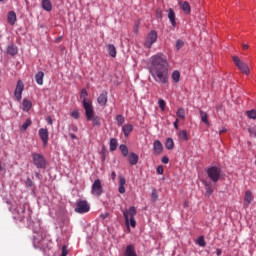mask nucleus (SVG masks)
<instances>
[{"label":"nucleus","instance_id":"f257e3e1","mask_svg":"<svg viewBox=\"0 0 256 256\" xmlns=\"http://www.w3.org/2000/svg\"><path fill=\"white\" fill-rule=\"evenodd\" d=\"M150 75L156 83L169 84V62L162 55H154L150 58Z\"/></svg>","mask_w":256,"mask_h":256},{"label":"nucleus","instance_id":"f03ea898","mask_svg":"<svg viewBox=\"0 0 256 256\" xmlns=\"http://www.w3.org/2000/svg\"><path fill=\"white\" fill-rule=\"evenodd\" d=\"M123 215H124L126 225H129V221H130L131 227H136L137 222L135 221V215H137V208H135L134 206H131L129 209H125L123 211Z\"/></svg>","mask_w":256,"mask_h":256},{"label":"nucleus","instance_id":"7ed1b4c3","mask_svg":"<svg viewBox=\"0 0 256 256\" xmlns=\"http://www.w3.org/2000/svg\"><path fill=\"white\" fill-rule=\"evenodd\" d=\"M85 111L87 121H92L94 127H99L101 125V118L95 115V109L92 107L87 108Z\"/></svg>","mask_w":256,"mask_h":256},{"label":"nucleus","instance_id":"20e7f679","mask_svg":"<svg viewBox=\"0 0 256 256\" xmlns=\"http://www.w3.org/2000/svg\"><path fill=\"white\" fill-rule=\"evenodd\" d=\"M206 173L212 183H219V180L221 179L220 167L212 166L206 170Z\"/></svg>","mask_w":256,"mask_h":256},{"label":"nucleus","instance_id":"39448f33","mask_svg":"<svg viewBox=\"0 0 256 256\" xmlns=\"http://www.w3.org/2000/svg\"><path fill=\"white\" fill-rule=\"evenodd\" d=\"M33 164L37 169H45L47 167V160H45V157L39 153H33L32 154Z\"/></svg>","mask_w":256,"mask_h":256},{"label":"nucleus","instance_id":"423d86ee","mask_svg":"<svg viewBox=\"0 0 256 256\" xmlns=\"http://www.w3.org/2000/svg\"><path fill=\"white\" fill-rule=\"evenodd\" d=\"M91 210V206L89 205V202L87 200H78L76 203V207L74 209L75 213H89Z\"/></svg>","mask_w":256,"mask_h":256},{"label":"nucleus","instance_id":"0eeeda50","mask_svg":"<svg viewBox=\"0 0 256 256\" xmlns=\"http://www.w3.org/2000/svg\"><path fill=\"white\" fill-rule=\"evenodd\" d=\"M233 63L236 65V67L241 71V73H244V75H249L251 73V70H249V66L247 63L241 61L239 57L233 56Z\"/></svg>","mask_w":256,"mask_h":256},{"label":"nucleus","instance_id":"6e6552de","mask_svg":"<svg viewBox=\"0 0 256 256\" xmlns=\"http://www.w3.org/2000/svg\"><path fill=\"white\" fill-rule=\"evenodd\" d=\"M91 194L94 195V197H101V195H103V184H101L99 179H96L92 184Z\"/></svg>","mask_w":256,"mask_h":256},{"label":"nucleus","instance_id":"1a4fd4ad","mask_svg":"<svg viewBox=\"0 0 256 256\" xmlns=\"http://www.w3.org/2000/svg\"><path fill=\"white\" fill-rule=\"evenodd\" d=\"M157 42V32L155 30L150 31V33L147 35L144 46L146 49H151L153 47V44Z\"/></svg>","mask_w":256,"mask_h":256},{"label":"nucleus","instance_id":"9d476101","mask_svg":"<svg viewBox=\"0 0 256 256\" xmlns=\"http://www.w3.org/2000/svg\"><path fill=\"white\" fill-rule=\"evenodd\" d=\"M89 93H87V89H82L80 93V99H82L84 110L90 109L93 107V101L88 99Z\"/></svg>","mask_w":256,"mask_h":256},{"label":"nucleus","instance_id":"9b49d317","mask_svg":"<svg viewBox=\"0 0 256 256\" xmlns=\"http://www.w3.org/2000/svg\"><path fill=\"white\" fill-rule=\"evenodd\" d=\"M24 89H25V84H23V81L18 80L16 89L14 91V96L17 101H21Z\"/></svg>","mask_w":256,"mask_h":256},{"label":"nucleus","instance_id":"f8f14e48","mask_svg":"<svg viewBox=\"0 0 256 256\" xmlns=\"http://www.w3.org/2000/svg\"><path fill=\"white\" fill-rule=\"evenodd\" d=\"M46 244H47V240L45 238H43V236L34 237L33 245L36 249H42L43 251H45Z\"/></svg>","mask_w":256,"mask_h":256},{"label":"nucleus","instance_id":"ddd939ff","mask_svg":"<svg viewBox=\"0 0 256 256\" xmlns=\"http://www.w3.org/2000/svg\"><path fill=\"white\" fill-rule=\"evenodd\" d=\"M38 135L44 147H47V144L49 143V130H47L46 128H40L38 131Z\"/></svg>","mask_w":256,"mask_h":256},{"label":"nucleus","instance_id":"4468645a","mask_svg":"<svg viewBox=\"0 0 256 256\" xmlns=\"http://www.w3.org/2000/svg\"><path fill=\"white\" fill-rule=\"evenodd\" d=\"M153 150L155 155H161L163 153V144L159 140H155L153 143Z\"/></svg>","mask_w":256,"mask_h":256},{"label":"nucleus","instance_id":"2eb2a0df","mask_svg":"<svg viewBox=\"0 0 256 256\" xmlns=\"http://www.w3.org/2000/svg\"><path fill=\"white\" fill-rule=\"evenodd\" d=\"M107 101H108L107 92L104 91L98 96L97 103L100 105V107H105V105H107Z\"/></svg>","mask_w":256,"mask_h":256},{"label":"nucleus","instance_id":"dca6fc26","mask_svg":"<svg viewBox=\"0 0 256 256\" xmlns=\"http://www.w3.org/2000/svg\"><path fill=\"white\" fill-rule=\"evenodd\" d=\"M7 21L9 25H15V23H17V14L15 13V11L8 12Z\"/></svg>","mask_w":256,"mask_h":256},{"label":"nucleus","instance_id":"f3484780","mask_svg":"<svg viewBox=\"0 0 256 256\" xmlns=\"http://www.w3.org/2000/svg\"><path fill=\"white\" fill-rule=\"evenodd\" d=\"M128 161H129L130 165H137V163H139V156L137 154H135L134 152H131L128 155Z\"/></svg>","mask_w":256,"mask_h":256},{"label":"nucleus","instance_id":"a211bd4d","mask_svg":"<svg viewBox=\"0 0 256 256\" xmlns=\"http://www.w3.org/2000/svg\"><path fill=\"white\" fill-rule=\"evenodd\" d=\"M168 19L172 25V27H175L177 25V22L175 21V11H173L172 8L168 10Z\"/></svg>","mask_w":256,"mask_h":256},{"label":"nucleus","instance_id":"6ab92c4d","mask_svg":"<svg viewBox=\"0 0 256 256\" xmlns=\"http://www.w3.org/2000/svg\"><path fill=\"white\" fill-rule=\"evenodd\" d=\"M253 199V194L251 191H246L245 196H244V205L246 207H249L251 205V200Z\"/></svg>","mask_w":256,"mask_h":256},{"label":"nucleus","instance_id":"aec40b11","mask_svg":"<svg viewBox=\"0 0 256 256\" xmlns=\"http://www.w3.org/2000/svg\"><path fill=\"white\" fill-rule=\"evenodd\" d=\"M42 9H44V11H52L53 9V5L51 4L50 0H42Z\"/></svg>","mask_w":256,"mask_h":256},{"label":"nucleus","instance_id":"412c9836","mask_svg":"<svg viewBox=\"0 0 256 256\" xmlns=\"http://www.w3.org/2000/svg\"><path fill=\"white\" fill-rule=\"evenodd\" d=\"M45 77V73H43V71H39L36 75H35V81L37 83V85H43V79Z\"/></svg>","mask_w":256,"mask_h":256},{"label":"nucleus","instance_id":"4be33fe9","mask_svg":"<svg viewBox=\"0 0 256 256\" xmlns=\"http://www.w3.org/2000/svg\"><path fill=\"white\" fill-rule=\"evenodd\" d=\"M108 55H110V57H117V48H115V45L113 44H109L108 45Z\"/></svg>","mask_w":256,"mask_h":256},{"label":"nucleus","instance_id":"5701e85b","mask_svg":"<svg viewBox=\"0 0 256 256\" xmlns=\"http://www.w3.org/2000/svg\"><path fill=\"white\" fill-rule=\"evenodd\" d=\"M122 131H123L125 137H129V134L131 133V131H133V125H131V124H125V125L122 127Z\"/></svg>","mask_w":256,"mask_h":256},{"label":"nucleus","instance_id":"b1692460","mask_svg":"<svg viewBox=\"0 0 256 256\" xmlns=\"http://www.w3.org/2000/svg\"><path fill=\"white\" fill-rule=\"evenodd\" d=\"M125 254H126V256H137V253L135 252V246L128 245L126 247Z\"/></svg>","mask_w":256,"mask_h":256},{"label":"nucleus","instance_id":"393cba45","mask_svg":"<svg viewBox=\"0 0 256 256\" xmlns=\"http://www.w3.org/2000/svg\"><path fill=\"white\" fill-rule=\"evenodd\" d=\"M181 9L186 15H189V13H191V5H189V2L187 1H184L182 3Z\"/></svg>","mask_w":256,"mask_h":256},{"label":"nucleus","instance_id":"a878e982","mask_svg":"<svg viewBox=\"0 0 256 256\" xmlns=\"http://www.w3.org/2000/svg\"><path fill=\"white\" fill-rule=\"evenodd\" d=\"M7 53H8V55H11L12 57H14V55H17V53H18L17 46H15V45L8 46Z\"/></svg>","mask_w":256,"mask_h":256},{"label":"nucleus","instance_id":"bb28decb","mask_svg":"<svg viewBox=\"0 0 256 256\" xmlns=\"http://www.w3.org/2000/svg\"><path fill=\"white\" fill-rule=\"evenodd\" d=\"M23 111H29L31 107H33V103L31 101L24 99L22 102Z\"/></svg>","mask_w":256,"mask_h":256},{"label":"nucleus","instance_id":"cd10ccee","mask_svg":"<svg viewBox=\"0 0 256 256\" xmlns=\"http://www.w3.org/2000/svg\"><path fill=\"white\" fill-rule=\"evenodd\" d=\"M166 149L169 151L173 150L175 148V142L173 141V138H168L165 143Z\"/></svg>","mask_w":256,"mask_h":256},{"label":"nucleus","instance_id":"c85d7f7f","mask_svg":"<svg viewBox=\"0 0 256 256\" xmlns=\"http://www.w3.org/2000/svg\"><path fill=\"white\" fill-rule=\"evenodd\" d=\"M200 118L202 123L209 125V116L206 114V112H203V110H200Z\"/></svg>","mask_w":256,"mask_h":256},{"label":"nucleus","instance_id":"c756f323","mask_svg":"<svg viewBox=\"0 0 256 256\" xmlns=\"http://www.w3.org/2000/svg\"><path fill=\"white\" fill-rule=\"evenodd\" d=\"M172 79L174 81V83H179L180 79H181V73L176 70L172 73Z\"/></svg>","mask_w":256,"mask_h":256},{"label":"nucleus","instance_id":"7c9ffc66","mask_svg":"<svg viewBox=\"0 0 256 256\" xmlns=\"http://www.w3.org/2000/svg\"><path fill=\"white\" fill-rule=\"evenodd\" d=\"M119 149H120V151H121L123 157H127V155H129V148H127L126 145L121 144V145L119 146Z\"/></svg>","mask_w":256,"mask_h":256},{"label":"nucleus","instance_id":"2f4dec72","mask_svg":"<svg viewBox=\"0 0 256 256\" xmlns=\"http://www.w3.org/2000/svg\"><path fill=\"white\" fill-rule=\"evenodd\" d=\"M117 139L111 138L110 139V151H117Z\"/></svg>","mask_w":256,"mask_h":256},{"label":"nucleus","instance_id":"473e14b6","mask_svg":"<svg viewBox=\"0 0 256 256\" xmlns=\"http://www.w3.org/2000/svg\"><path fill=\"white\" fill-rule=\"evenodd\" d=\"M116 123H117L118 127H121V125H123V123H125V117H123V115H121V114L117 115Z\"/></svg>","mask_w":256,"mask_h":256},{"label":"nucleus","instance_id":"72a5a7b5","mask_svg":"<svg viewBox=\"0 0 256 256\" xmlns=\"http://www.w3.org/2000/svg\"><path fill=\"white\" fill-rule=\"evenodd\" d=\"M32 121L31 118H28L25 123L21 126V131H27V129L30 127Z\"/></svg>","mask_w":256,"mask_h":256},{"label":"nucleus","instance_id":"f704fd0d","mask_svg":"<svg viewBox=\"0 0 256 256\" xmlns=\"http://www.w3.org/2000/svg\"><path fill=\"white\" fill-rule=\"evenodd\" d=\"M204 185L206 187V197H211V195H213V189L207 182H205Z\"/></svg>","mask_w":256,"mask_h":256},{"label":"nucleus","instance_id":"c9c22d12","mask_svg":"<svg viewBox=\"0 0 256 256\" xmlns=\"http://www.w3.org/2000/svg\"><path fill=\"white\" fill-rule=\"evenodd\" d=\"M179 137L182 139V141H189V136L187 135V130H182L179 133Z\"/></svg>","mask_w":256,"mask_h":256},{"label":"nucleus","instance_id":"e433bc0d","mask_svg":"<svg viewBox=\"0 0 256 256\" xmlns=\"http://www.w3.org/2000/svg\"><path fill=\"white\" fill-rule=\"evenodd\" d=\"M176 115L179 117V119H185V109L179 108L176 112Z\"/></svg>","mask_w":256,"mask_h":256},{"label":"nucleus","instance_id":"4c0bfd02","mask_svg":"<svg viewBox=\"0 0 256 256\" xmlns=\"http://www.w3.org/2000/svg\"><path fill=\"white\" fill-rule=\"evenodd\" d=\"M185 45V41L183 40H177L176 41V49L177 51L183 49V46Z\"/></svg>","mask_w":256,"mask_h":256},{"label":"nucleus","instance_id":"58836bf2","mask_svg":"<svg viewBox=\"0 0 256 256\" xmlns=\"http://www.w3.org/2000/svg\"><path fill=\"white\" fill-rule=\"evenodd\" d=\"M247 117L249 119H255L256 118V110H249L246 112Z\"/></svg>","mask_w":256,"mask_h":256},{"label":"nucleus","instance_id":"ea45409f","mask_svg":"<svg viewBox=\"0 0 256 256\" xmlns=\"http://www.w3.org/2000/svg\"><path fill=\"white\" fill-rule=\"evenodd\" d=\"M248 133L250 134V137H254L256 139V126L250 127L248 129Z\"/></svg>","mask_w":256,"mask_h":256},{"label":"nucleus","instance_id":"a19ab883","mask_svg":"<svg viewBox=\"0 0 256 256\" xmlns=\"http://www.w3.org/2000/svg\"><path fill=\"white\" fill-rule=\"evenodd\" d=\"M197 244L200 246V247H205L206 245V242H205V238L203 236H200L197 240Z\"/></svg>","mask_w":256,"mask_h":256},{"label":"nucleus","instance_id":"79ce46f5","mask_svg":"<svg viewBox=\"0 0 256 256\" xmlns=\"http://www.w3.org/2000/svg\"><path fill=\"white\" fill-rule=\"evenodd\" d=\"M158 105H159V108L161 109V111H165V105H167L166 102H165V100L160 99V100L158 101Z\"/></svg>","mask_w":256,"mask_h":256},{"label":"nucleus","instance_id":"37998d69","mask_svg":"<svg viewBox=\"0 0 256 256\" xmlns=\"http://www.w3.org/2000/svg\"><path fill=\"white\" fill-rule=\"evenodd\" d=\"M70 115L73 117V119H79V117H81L79 110H73Z\"/></svg>","mask_w":256,"mask_h":256},{"label":"nucleus","instance_id":"c03bdc74","mask_svg":"<svg viewBox=\"0 0 256 256\" xmlns=\"http://www.w3.org/2000/svg\"><path fill=\"white\" fill-rule=\"evenodd\" d=\"M151 199L153 202L157 201L159 199V195L157 194V190L152 191Z\"/></svg>","mask_w":256,"mask_h":256},{"label":"nucleus","instance_id":"a18cd8bd","mask_svg":"<svg viewBox=\"0 0 256 256\" xmlns=\"http://www.w3.org/2000/svg\"><path fill=\"white\" fill-rule=\"evenodd\" d=\"M125 183H127V180H125V177L120 176L119 177V186H125Z\"/></svg>","mask_w":256,"mask_h":256},{"label":"nucleus","instance_id":"49530a36","mask_svg":"<svg viewBox=\"0 0 256 256\" xmlns=\"http://www.w3.org/2000/svg\"><path fill=\"white\" fill-rule=\"evenodd\" d=\"M156 17L157 19H163V12L161 11V9L156 10Z\"/></svg>","mask_w":256,"mask_h":256},{"label":"nucleus","instance_id":"de8ad7c7","mask_svg":"<svg viewBox=\"0 0 256 256\" xmlns=\"http://www.w3.org/2000/svg\"><path fill=\"white\" fill-rule=\"evenodd\" d=\"M68 253H69V250H67V246L66 245L62 246V254H61V256H67Z\"/></svg>","mask_w":256,"mask_h":256},{"label":"nucleus","instance_id":"09e8293b","mask_svg":"<svg viewBox=\"0 0 256 256\" xmlns=\"http://www.w3.org/2000/svg\"><path fill=\"white\" fill-rule=\"evenodd\" d=\"M156 171H157L158 175H163V173H164L163 166H158Z\"/></svg>","mask_w":256,"mask_h":256},{"label":"nucleus","instance_id":"8fccbe9b","mask_svg":"<svg viewBox=\"0 0 256 256\" xmlns=\"http://www.w3.org/2000/svg\"><path fill=\"white\" fill-rule=\"evenodd\" d=\"M161 162L164 163V165H167V163H169V157L167 156L162 157Z\"/></svg>","mask_w":256,"mask_h":256},{"label":"nucleus","instance_id":"3c124183","mask_svg":"<svg viewBox=\"0 0 256 256\" xmlns=\"http://www.w3.org/2000/svg\"><path fill=\"white\" fill-rule=\"evenodd\" d=\"M26 185H28V187H33V181H31V179H27L26 180Z\"/></svg>","mask_w":256,"mask_h":256},{"label":"nucleus","instance_id":"603ef678","mask_svg":"<svg viewBox=\"0 0 256 256\" xmlns=\"http://www.w3.org/2000/svg\"><path fill=\"white\" fill-rule=\"evenodd\" d=\"M118 191L121 194L125 193V186H119Z\"/></svg>","mask_w":256,"mask_h":256},{"label":"nucleus","instance_id":"864d4df0","mask_svg":"<svg viewBox=\"0 0 256 256\" xmlns=\"http://www.w3.org/2000/svg\"><path fill=\"white\" fill-rule=\"evenodd\" d=\"M174 127L176 129H179V119H176L175 122H174Z\"/></svg>","mask_w":256,"mask_h":256},{"label":"nucleus","instance_id":"5fc2aeb1","mask_svg":"<svg viewBox=\"0 0 256 256\" xmlns=\"http://www.w3.org/2000/svg\"><path fill=\"white\" fill-rule=\"evenodd\" d=\"M48 125H53V119L51 117L47 118Z\"/></svg>","mask_w":256,"mask_h":256},{"label":"nucleus","instance_id":"6e6d98bb","mask_svg":"<svg viewBox=\"0 0 256 256\" xmlns=\"http://www.w3.org/2000/svg\"><path fill=\"white\" fill-rule=\"evenodd\" d=\"M223 133H227V129H226V128H222V129L219 131V135H223Z\"/></svg>","mask_w":256,"mask_h":256},{"label":"nucleus","instance_id":"4d7b16f0","mask_svg":"<svg viewBox=\"0 0 256 256\" xmlns=\"http://www.w3.org/2000/svg\"><path fill=\"white\" fill-rule=\"evenodd\" d=\"M117 177V174L115 172L111 173V178L113 179V181H115V178Z\"/></svg>","mask_w":256,"mask_h":256},{"label":"nucleus","instance_id":"13d9d810","mask_svg":"<svg viewBox=\"0 0 256 256\" xmlns=\"http://www.w3.org/2000/svg\"><path fill=\"white\" fill-rule=\"evenodd\" d=\"M221 253H222L221 249L218 248V249L216 250V254H217L218 256H220Z\"/></svg>","mask_w":256,"mask_h":256},{"label":"nucleus","instance_id":"bf43d9fd","mask_svg":"<svg viewBox=\"0 0 256 256\" xmlns=\"http://www.w3.org/2000/svg\"><path fill=\"white\" fill-rule=\"evenodd\" d=\"M71 139H77V136L73 133L70 134Z\"/></svg>","mask_w":256,"mask_h":256},{"label":"nucleus","instance_id":"052dcab7","mask_svg":"<svg viewBox=\"0 0 256 256\" xmlns=\"http://www.w3.org/2000/svg\"><path fill=\"white\" fill-rule=\"evenodd\" d=\"M63 39V37H58L57 39H56V43H59V41H61Z\"/></svg>","mask_w":256,"mask_h":256},{"label":"nucleus","instance_id":"680f3d73","mask_svg":"<svg viewBox=\"0 0 256 256\" xmlns=\"http://www.w3.org/2000/svg\"><path fill=\"white\" fill-rule=\"evenodd\" d=\"M243 49H249V45L244 44V45H243Z\"/></svg>","mask_w":256,"mask_h":256},{"label":"nucleus","instance_id":"e2e57ef3","mask_svg":"<svg viewBox=\"0 0 256 256\" xmlns=\"http://www.w3.org/2000/svg\"><path fill=\"white\" fill-rule=\"evenodd\" d=\"M21 213H25V206L21 208Z\"/></svg>","mask_w":256,"mask_h":256},{"label":"nucleus","instance_id":"0e129e2a","mask_svg":"<svg viewBox=\"0 0 256 256\" xmlns=\"http://www.w3.org/2000/svg\"><path fill=\"white\" fill-rule=\"evenodd\" d=\"M23 219H25V217H23V216H20V221H23Z\"/></svg>","mask_w":256,"mask_h":256},{"label":"nucleus","instance_id":"69168bd1","mask_svg":"<svg viewBox=\"0 0 256 256\" xmlns=\"http://www.w3.org/2000/svg\"><path fill=\"white\" fill-rule=\"evenodd\" d=\"M36 177H39V173H36Z\"/></svg>","mask_w":256,"mask_h":256},{"label":"nucleus","instance_id":"338daca9","mask_svg":"<svg viewBox=\"0 0 256 256\" xmlns=\"http://www.w3.org/2000/svg\"><path fill=\"white\" fill-rule=\"evenodd\" d=\"M4 0H0V2H3Z\"/></svg>","mask_w":256,"mask_h":256}]
</instances>
